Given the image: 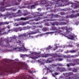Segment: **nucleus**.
<instances>
[{
    "instance_id": "48",
    "label": "nucleus",
    "mask_w": 79,
    "mask_h": 79,
    "mask_svg": "<svg viewBox=\"0 0 79 79\" xmlns=\"http://www.w3.org/2000/svg\"><path fill=\"white\" fill-rule=\"evenodd\" d=\"M28 18H29V19H31V18H32V17L31 15H29Z\"/></svg>"
},
{
    "instance_id": "41",
    "label": "nucleus",
    "mask_w": 79,
    "mask_h": 79,
    "mask_svg": "<svg viewBox=\"0 0 79 79\" xmlns=\"http://www.w3.org/2000/svg\"><path fill=\"white\" fill-rule=\"evenodd\" d=\"M25 19H26V20H28V19H29V18L28 16L26 17Z\"/></svg>"
},
{
    "instance_id": "45",
    "label": "nucleus",
    "mask_w": 79,
    "mask_h": 79,
    "mask_svg": "<svg viewBox=\"0 0 79 79\" xmlns=\"http://www.w3.org/2000/svg\"><path fill=\"white\" fill-rule=\"evenodd\" d=\"M27 27V29H31V27L29 26H28Z\"/></svg>"
},
{
    "instance_id": "19",
    "label": "nucleus",
    "mask_w": 79,
    "mask_h": 79,
    "mask_svg": "<svg viewBox=\"0 0 79 79\" xmlns=\"http://www.w3.org/2000/svg\"><path fill=\"white\" fill-rule=\"evenodd\" d=\"M70 18H76L77 16L76 15H74V14H72L71 15H69Z\"/></svg>"
},
{
    "instance_id": "30",
    "label": "nucleus",
    "mask_w": 79,
    "mask_h": 79,
    "mask_svg": "<svg viewBox=\"0 0 79 79\" xmlns=\"http://www.w3.org/2000/svg\"><path fill=\"white\" fill-rule=\"evenodd\" d=\"M73 72L74 73H76L77 71V69H74L73 70H72Z\"/></svg>"
},
{
    "instance_id": "17",
    "label": "nucleus",
    "mask_w": 79,
    "mask_h": 79,
    "mask_svg": "<svg viewBox=\"0 0 79 79\" xmlns=\"http://www.w3.org/2000/svg\"><path fill=\"white\" fill-rule=\"evenodd\" d=\"M18 21H26V19L25 18L21 17L20 19H17Z\"/></svg>"
},
{
    "instance_id": "58",
    "label": "nucleus",
    "mask_w": 79,
    "mask_h": 79,
    "mask_svg": "<svg viewBox=\"0 0 79 79\" xmlns=\"http://www.w3.org/2000/svg\"><path fill=\"white\" fill-rule=\"evenodd\" d=\"M23 15V16H27V13H25Z\"/></svg>"
},
{
    "instance_id": "32",
    "label": "nucleus",
    "mask_w": 79,
    "mask_h": 79,
    "mask_svg": "<svg viewBox=\"0 0 79 79\" xmlns=\"http://www.w3.org/2000/svg\"><path fill=\"white\" fill-rule=\"evenodd\" d=\"M52 48V47L49 46L47 48H46V50H50Z\"/></svg>"
},
{
    "instance_id": "36",
    "label": "nucleus",
    "mask_w": 79,
    "mask_h": 79,
    "mask_svg": "<svg viewBox=\"0 0 79 79\" xmlns=\"http://www.w3.org/2000/svg\"><path fill=\"white\" fill-rule=\"evenodd\" d=\"M23 30H26L27 29V27H22Z\"/></svg>"
},
{
    "instance_id": "26",
    "label": "nucleus",
    "mask_w": 79,
    "mask_h": 79,
    "mask_svg": "<svg viewBox=\"0 0 79 79\" xmlns=\"http://www.w3.org/2000/svg\"><path fill=\"white\" fill-rule=\"evenodd\" d=\"M74 61L75 62H77L78 64H79V59H76L74 60Z\"/></svg>"
},
{
    "instance_id": "21",
    "label": "nucleus",
    "mask_w": 79,
    "mask_h": 79,
    "mask_svg": "<svg viewBox=\"0 0 79 79\" xmlns=\"http://www.w3.org/2000/svg\"><path fill=\"white\" fill-rule=\"evenodd\" d=\"M52 29L53 31H58V29L55 26L52 27Z\"/></svg>"
},
{
    "instance_id": "55",
    "label": "nucleus",
    "mask_w": 79,
    "mask_h": 79,
    "mask_svg": "<svg viewBox=\"0 0 79 79\" xmlns=\"http://www.w3.org/2000/svg\"><path fill=\"white\" fill-rule=\"evenodd\" d=\"M18 13H22V12H21V11L20 10H18Z\"/></svg>"
},
{
    "instance_id": "31",
    "label": "nucleus",
    "mask_w": 79,
    "mask_h": 79,
    "mask_svg": "<svg viewBox=\"0 0 79 79\" xmlns=\"http://www.w3.org/2000/svg\"><path fill=\"white\" fill-rule=\"evenodd\" d=\"M29 2L28 1H25L24 2V4L25 5H27L29 4Z\"/></svg>"
},
{
    "instance_id": "39",
    "label": "nucleus",
    "mask_w": 79,
    "mask_h": 79,
    "mask_svg": "<svg viewBox=\"0 0 79 79\" xmlns=\"http://www.w3.org/2000/svg\"><path fill=\"white\" fill-rule=\"evenodd\" d=\"M57 65L59 66H63V65L61 64H57Z\"/></svg>"
},
{
    "instance_id": "22",
    "label": "nucleus",
    "mask_w": 79,
    "mask_h": 79,
    "mask_svg": "<svg viewBox=\"0 0 79 79\" xmlns=\"http://www.w3.org/2000/svg\"><path fill=\"white\" fill-rule=\"evenodd\" d=\"M65 23L64 22H61L60 23L59 25H66L67 24V23Z\"/></svg>"
},
{
    "instance_id": "46",
    "label": "nucleus",
    "mask_w": 79,
    "mask_h": 79,
    "mask_svg": "<svg viewBox=\"0 0 79 79\" xmlns=\"http://www.w3.org/2000/svg\"><path fill=\"white\" fill-rule=\"evenodd\" d=\"M52 60H47V63H52Z\"/></svg>"
},
{
    "instance_id": "34",
    "label": "nucleus",
    "mask_w": 79,
    "mask_h": 79,
    "mask_svg": "<svg viewBox=\"0 0 79 79\" xmlns=\"http://www.w3.org/2000/svg\"><path fill=\"white\" fill-rule=\"evenodd\" d=\"M31 9H34V8H35V5H33L31 6Z\"/></svg>"
},
{
    "instance_id": "5",
    "label": "nucleus",
    "mask_w": 79,
    "mask_h": 79,
    "mask_svg": "<svg viewBox=\"0 0 79 79\" xmlns=\"http://www.w3.org/2000/svg\"><path fill=\"white\" fill-rule=\"evenodd\" d=\"M5 41V42L7 43V44H8V45H10L9 43H10L12 42L11 40H10L9 38H7L6 39H4L3 38H1L0 40V46H2V47H5L4 44H3V41Z\"/></svg>"
},
{
    "instance_id": "44",
    "label": "nucleus",
    "mask_w": 79,
    "mask_h": 79,
    "mask_svg": "<svg viewBox=\"0 0 79 79\" xmlns=\"http://www.w3.org/2000/svg\"><path fill=\"white\" fill-rule=\"evenodd\" d=\"M10 23L9 22H5L3 23V24H8Z\"/></svg>"
},
{
    "instance_id": "61",
    "label": "nucleus",
    "mask_w": 79,
    "mask_h": 79,
    "mask_svg": "<svg viewBox=\"0 0 79 79\" xmlns=\"http://www.w3.org/2000/svg\"><path fill=\"white\" fill-rule=\"evenodd\" d=\"M73 69L71 68H70L69 69V71H73Z\"/></svg>"
},
{
    "instance_id": "64",
    "label": "nucleus",
    "mask_w": 79,
    "mask_h": 79,
    "mask_svg": "<svg viewBox=\"0 0 79 79\" xmlns=\"http://www.w3.org/2000/svg\"><path fill=\"white\" fill-rule=\"evenodd\" d=\"M24 56V55L23 54H22L20 55L21 57H22V58H23V57Z\"/></svg>"
},
{
    "instance_id": "49",
    "label": "nucleus",
    "mask_w": 79,
    "mask_h": 79,
    "mask_svg": "<svg viewBox=\"0 0 79 79\" xmlns=\"http://www.w3.org/2000/svg\"><path fill=\"white\" fill-rule=\"evenodd\" d=\"M55 17H56V18H60V16L57 15H56Z\"/></svg>"
},
{
    "instance_id": "13",
    "label": "nucleus",
    "mask_w": 79,
    "mask_h": 79,
    "mask_svg": "<svg viewBox=\"0 0 79 79\" xmlns=\"http://www.w3.org/2000/svg\"><path fill=\"white\" fill-rule=\"evenodd\" d=\"M76 52V51L74 50H71L69 51H67V52H65V53H74Z\"/></svg>"
},
{
    "instance_id": "4",
    "label": "nucleus",
    "mask_w": 79,
    "mask_h": 79,
    "mask_svg": "<svg viewBox=\"0 0 79 79\" xmlns=\"http://www.w3.org/2000/svg\"><path fill=\"white\" fill-rule=\"evenodd\" d=\"M31 54H32V55H34L35 56L34 57H31V58L33 59V60H35V59H37V58H40V57H43L45 58H47V55H46V56L44 55V54L40 55L39 53L32 52H31Z\"/></svg>"
},
{
    "instance_id": "18",
    "label": "nucleus",
    "mask_w": 79,
    "mask_h": 79,
    "mask_svg": "<svg viewBox=\"0 0 79 79\" xmlns=\"http://www.w3.org/2000/svg\"><path fill=\"white\" fill-rule=\"evenodd\" d=\"M45 21H56V19H46L45 20Z\"/></svg>"
},
{
    "instance_id": "16",
    "label": "nucleus",
    "mask_w": 79,
    "mask_h": 79,
    "mask_svg": "<svg viewBox=\"0 0 79 79\" xmlns=\"http://www.w3.org/2000/svg\"><path fill=\"white\" fill-rule=\"evenodd\" d=\"M72 30L73 29H71V27H68L67 26H65V30L67 31L66 32H68V30Z\"/></svg>"
},
{
    "instance_id": "59",
    "label": "nucleus",
    "mask_w": 79,
    "mask_h": 79,
    "mask_svg": "<svg viewBox=\"0 0 79 79\" xmlns=\"http://www.w3.org/2000/svg\"><path fill=\"white\" fill-rule=\"evenodd\" d=\"M45 6H46V7H47V6H50V4H48L45 5Z\"/></svg>"
},
{
    "instance_id": "35",
    "label": "nucleus",
    "mask_w": 79,
    "mask_h": 79,
    "mask_svg": "<svg viewBox=\"0 0 79 79\" xmlns=\"http://www.w3.org/2000/svg\"><path fill=\"white\" fill-rule=\"evenodd\" d=\"M46 3H47L46 2V1H44L43 2H42L41 3V4H46Z\"/></svg>"
},
{
    "instance_id": "42",
    "label": "nucleus",
    "mask_w": 79,
    "mask_h": 79,
    "mask_svg": "<svg viewBox=\"0 0 79 79\" xmlns=\"http://www.w3.org/2000/svg\"><path fill=\"white\" fill-rule=\"evenodd\" d=\"M51 24H52V26H54L55 24V22L51 23Z\"/></svg>"
},
{
    "instance_id": "33",
    "label": "nucleus",
    "mask_w": 79,
    "mask_h": 79,
    "mask_svg": "<svg viewBox=\"0 0 79 79\" xmlns=\"http://www.w3.org/2000/svg\"><path fill=\"white\" fill-rule=\"evenodd\" d=\"M57 60L61 61H63V58H60L57 59Z\"/></svg>"
},
{
    "instance_id": "40",
    "label": "nucleus",
    "mask_w": 79,
    "mask_h": 79,
    "mask_svg": "<svg viewBox=\"0 0 79 79\" xmlns=\"http://www.w3.org/2000/svg\"><path fill=\"white\" fill-rule=\"evenodd\" d=\"M60 23H59V22H55V24L56 25V26H58V25H59Z\"/></svg>"
},
{
    "instance_id": "54",
    "label": "nucleus",
    "mask_w": 79,
    "mask_h": 79,
    "mask_svg": "<svg viewBox=\"0 0 79 79\" xmlns=\"http://www.w3.org/2000/svg\"><path fill=\"white\" fill-rule=\"evenodd\" d=\"M52 66L54 67H56L57 66V65L56 64H52Z\"/></svg>"
},
{
    "instance_id": "37",
    "label": "nucleus",
    "mask_w": 79,
    "mask_h": 79,
    "mask_svg": "<svg viewBox=\"0 0 79 79\" xmlns=\"http://www.w3.org/2000/svg\"><path fill=\"white\" fill-rule=\"evenodd\" d=\"M56 32H58V33H61V32H62V31L59 30H58L57 31H56Z\"/></svg>"
},
{
    "instance_id": "53",
    "label": "nucleus",
    "mask_w": 79,
    "mask_h": 79,
    "mask_svg": "<svg viewBox=\"0 0 79 79\" xmlns=\"http://www.w3.org/2000/svg\"><path fill=\"white\" fill-rule=\"evenodd\" d=\"M78 12V11H77V10H75V11L73 10L72 11V13H76V12Z\"/></svg>"
},
{
    "instance_id": "47",
    "label": "nucleus",
    "mask_w": 79,
    "mask_h": 79,
    "mask_svg": "<svg viewBox=\"0 0 79 79\" xmlns=\"http://www.w3.org/2000/svg\"><path fill=\"white\" fill-rule=\"evenodd\" d=\"M12 38L14 39H16V36H15V35H14V36L12 37Z\"/></svg>"
},
{
    "instance_id": "1",
    "label": "nucleus",
    "mask_w": 79,
    "mask_h": 79,
    "mask_svg": "<svg viewBox=\"0 0 79 79\" xmlns=\"http://www.w3.org/2000/svg\"><path fill=\"white\" fill-rule=\"evenodd\" d=\"M28 66L25 62H19L17 64L8 66V62L3 60L0 64V75H5L6 73H15L20 69H27Z\"/></svg>"
},
{
    "instance_id": "23",
    "label": "nucleus",
    "mask_w": 79,
    "mask_h": 79,
    "mask_svg": "<svg viewBox=\"0 0 79 79\" xmlns=\"http://www.w3.org/2000/svg\"><path fill=\"white\" fill-rule=\"evenodd\" d=\"M45 69H46V70H47V73H48V72H49V73H50V72H51V73H52V71H51V70H50L49 68H48L47 67Z\"/></svg>"
},
{
    "instance_id": "25",
    "label": "nucleus",
    "mask_w": 79,
    "mask_h": 79,
    "mask_svg": "<svg viewBox=\"0 0 79 79\" xmlns=\"http://www.w3.org/2000/svg\"><path fill=\"white\" fill-rule=\"evenodd\" d=\"M61 21H66L67 22V23L69 22V20H65V19H61Z\"/></svg>"
},
{
    "instance_id": "7",
    "label": "nucleus",
    "mask_w": 79,
    "mask_h": 79,
    "mask_svg": "<svg viewBox=\"0 0 79 79\" xmlns=\"http://www.w3.org/2000/svg\"><path fill=\"white\" fill-rule=\"evenodd\" d=\"M60 1H61V2H68V0H57V1H56V5H57L58 6H64V5H63L60 2Z\"/></svg>"
},
{
    "instance_id": "6",
    "label": "nucleus",
    "mask_w": 79,
    "mask_h": 79,
    "mask_svg": "<svg viewBox=\"0 0 79 79\" xmlns=\"http://www.w3.org/2000/svg\"><path fill=\"white\" fill-rule=\"evenodd\" d=\"M16 44H19V45L20 46H23V47L17 48L19 49V51H24L26 50V48L24 47L23 45H22V43H21V41L20 40H16ZM14 44H16V42H14Z\"/></svg>"
},
{
    "instance_id": "29",
    "label": "nucleus",
    "mask_w": 79,
    "mask_h": 79,
    "mask_svg": "<svg viewBox=\"0 0 79 79\" xmlns=\"http://www.w3.org/2000/svg\"><path fill=\"white\" fill-rule=\"evenodd\" d=\"M6 28V27H4L1 29V28L0 27V32H2V31H4V30H5V29Z\"/></svg>"
},
{
    "instance_id": "56",
    "label": "nucleus",
    "mask_w": 79,
    "mask_h": 79,
    "mask_svg": "<svg viewBox=\"0 0 79 79\" xmlns=\"http://www.w3.org/2000/svg\"><path fill=\"white\" fill-rule=\"evenodd\" d=\"M66 18H67V19L70 18V15L69 16H66Z\"/></svg>"
},
{
    "instance_id": "8",
    "label": "nucleus",
    "mask_w": 79,
    "mask_h": 79,
    "mask_svg": "<svg viewBox=\"0 0 79 79\" xmlns=\"http://www.w3.org/2000/svg\"><path fill=\"white\" fill-rule=\"evenodd\" d=\"M77 3H70L71 4H72L71 6V7H73L74 9H76L79 7V2H77V1H75Z\"/></svg>"
},
{
    "instance_id": "3",
    "label": "nucleus",
    "mask_w": 79,
    "mask_h": 79,
    "mask_svg": "<svg viewBox=\"0 0 79 79\" xmlns=\"http://www.w3.org/2000/svg\"><path fill=\"white\" fill-rule=\"evenodd\" d=\"M13 3L15 4V5H18L19 4V3L17 2L15 3L13 1H12V2H7L5 3L4 5H6L4 7H0V11H4L5 10V7H7V6H12L13 5Z\"/></svg>"
},
{
    "instance_id": "15",
    "label": "nucleus",
    "mask_w": 79,
    "mask_h": 79,
    "mask_svg": "<svg viewBox=\"0 0 79 79\" xmlns=\"http://www.w3.org/2000/svg\"><path fill=\"white\" fill-rule=\"evenodd\" d=\"M6 15H7V16H10V15H12L13 16H15L16 13H13V12H10V13H6Z\"/></svg>"
},
{
    "instance_id": "38",
    "label": "nucleus",
    "mask_w": 79,
    "mask_h": 79,
    "mask_svg": "<svg viewBox=\"0 0 79 79\" xmlns=\"http://www.w3.org/2000/svg\"><path fill=\"white\" fill-rule=\"evenodd\" d=\"M61 29H62V30H63L64 31V30H65V27H62L61 28Z\"/></svg>"
},
{
    "instance_id": "2",
    "label": "nucleus",
    "mask_w": 79,
    "mask_h": 79,
    "mask_svg": "<svg viewBox=\"0 0 79 79\" xmlns=\"http://www.w3.org/2000/svg\"><path fill=\"white\" fill-rule=\"evenodd\" d=\"M37 32H34L32 31H30L29 32H27L26 33L22 34L21 35H19L18 36V39H20L22 37L24 40H26V39H33L34 38V36H31V35L32 34H36Z\"/></svg>"
},
{
    "instance_id": "28",
    "label": "nucleus",
    "mask_w": 79,
    "mask_h": 79,
    "mask_svg": "<svg viewBox=\"0 0 79 79\" xmlns=\"http://www.w3.org/2000/svg\"><path fill=\"white\" fill-rule=\"evenodd\" d=\"M43 31H44V32L45 31H47L48 30V28L46 27L43 28Z\"/></svg>"
},
{
    "instance_id": "50",
    "label": "nucleus",
    "mask_w": 79,
    "mask_h": 79,
    "mask_svg": "<svg viewBox=\"0 0 79 79\" xmlns=\"http://www.w3.org/2000/svg\"><path fill=\"white\" fill-rule=\"evenodd\" d=\"M74 56L75 58V57H78V56H79V54L78 55H74Z\"/></svg>"
},
{
    "instance_id": "52",
    "label": "nucleus",
    "mask_w": 79,
    "mask_h": 79,
    "mask_svg": "<svg viewBox=\"0 0 79 79\" xmlns=\"http://www.w3.org/2000/svg\"><path fill=\"white\" fill-rule=\"evenodd\" d=\"M45 25H46V26H50L49 24H48V23H45Z\"/></svg>"
},
{
    "instance_id": "24",
    "label": "nucleus",
    "mask_w": 79,
    "mask_h": 79,
    "mask_svg": "<svg viewBox=\"0 0 79 79\" xmlns=\"http://www.w3.org/2000/svg\"><path fill=\"white\" fill-rule=\"evenodd\" d=\"M38 28V26H33L31 27V28L32 29H36V28Z\"/></svg>"
},
{
    "instance_id": "20",
    "label": "nucleus",
    "mask_w": 79,
    "mask_h": 79,
    "mask_svg": "<svg viewBox=\"0 0 79 79\" xmlns=\"http://www.w3.org/2000/svg\"><path fill=\"white\" fill-rule=\"evenodd\" d=\"M18 31V28H14L12 30V32H17Z\"/></svg>"
},
{
    "instance_id": "43",
    "label": "nucleus",
    "mask_w": 79,
    "mask_h": 79,
    "mask_svg": "<svg viewBox=\"0 0 79 79\" xmlns=\"http://www.w3.org/2000/svg\"><path fill=\"white\" fill-rule=\"evenodd\" d=\"M67 67H69V66H71V65L70 64V63L68 64H67Z\"/></svg>"
},
{
    "instance_id": "10",
    "label": "nucleus",
    "mask_w": 79,
    "mask_h": 79,
    "mask_svg": "<svg viewBox=\"0 0 79 79\" xmlns=\"http://www.w3.org/2000/svg\"><path fill=\"white\" fill-rule=\"evenodd\" d=\"M66 37L68 38L69 39H70V40H74L76 37V36L74 34H71L68 35L66 36Z\"/></svg>"
},
{
    "instance_id": "9",
    "label": "nucleus",
    "mask_w": 79,
    "mask_h": 79,
    "mask_svg": "<svg viewBox=\"0 0 79 79\" xmlns=\"http://www.w3.org/2000/svg\"><path fill=\"white\" fill-rule=\"evenodd\" d=\"M56 69H57L56 71H59L60 73L64 72V71H66L68 70L66 69L64 67H58Z\"/></svg>"
},
{
    "instance_id": "11",
    "label": "nucleus",
    "mask_w": 79,
    "mask_h": 79,
    "mask_svg": "<svg viewBox=\"0 0 79 79\" xmlns=\"http://www.w3.org/2000/svg\"><path fill=\"white\" fill-rule=\"evenodd\" d=\"M54 57L56 58V57H61V58H66V56L64 55L63 54H61L60 55H58V54L56 53L54 55Z\"/></svg>"
},
{
    "instance_id": "27",
    "label": "nucleus",
    "mask_w": 79,
    "mask_h": 79,
    "mask_svg": "<svg viewBox=\"0 0 79 79\" xmlns=\"http://www.w3.org/2000/svg\"><path fill=\"white\" fill-rule=\"evenodd\" d=\"M18 28V31H21L22 30H23L22 27H19Z\"/></svg>"
},
{
    "instance_id": "60",
    "label": "nucleus",
    "mask_w": 79,
    "mask_h": 79,
    "mask_svg": "<svg viewBox=\"0 0 79 79\" xmlns=\"http://www.w3.org/2000/svg\"><path fill=\"white\" fill-rule=\"evenodd\" d=\"M25 24H26V23L24 22L23 23H22V25H23V26H24V25H25Z\"/></svg>"
},
{
    "instance_id": "57",
    "label": "nucleus",
    "mask_w": 79,
    "mask_h": 79,
    "mask_svg": "<svg viewBox=\"0 0 79 79\" xmlns=\"http://www.w3.org/2000/svg\"><path fill=\"white\" fill-rule=\"evenodd\" d=\"M61 15H64V13L63 12H61L60 13Z\"/></svg>"
},
{
    "instance_id": "63",
    "label": "nucleus",
    "mask_w": 79,
    "mask_h": 79,
    "mask_svg": "<svg viewBox=\"0 0 79 79\" xmlns=\"http://www.w3.org/2000/svg\"><path fill=\"white\" fill-rule=\"evenodd\" d=\"M7 28H8V29H10V26H8L6 27Z\"/></svg>"
},
{
    "instance_id": "14",
    "label": "nucleus",
    "mask_w": 79,
    "mask_h": 79,
    "mask_svg": "<svg viewBox=\"0 0 79 79\" xmlns=\"http://www.w3.org/2000/svg\"><path fill=\"white\" fill-rule=\"evenodd\" d=\"M65 74L67 76H74V74L73 72L67 73H65Z\"/></svg>"
},
{
    "instance_id": "62",
    "label": "nucleus",
    "mask_w": 79,
    "mask_h": 79,
    "mask_svg": "<svg viewBox=\"0 0 79 79\" xmlns=\"http://www.w3.org/2000/svg\"><path fill=\"white\" fill-rule=\"evenodd\" d=\"M37 10H38V11H41V8H38V9H37Z\"/></svg>"
},
{
    "instance_id": "12",
    "label": "nucleus",
    "mask_w": 79,
    "mask_h": 79,
    "mask_svg": "<svg viewBox=\"0 0 79 79\" xmlns=\"http://www.w3.org/2000/svg\"><path fill=\"white\" fill-rule=\"evenodd\" d=\"M76 59H73L72 60V61L73 62H74V63H70V66H75V65H76V64H77V62H74V60H76Z\"/></svg>"
},
{
    "instance_id": "51",
    "label": "nucleus",
    "mask_w": 79,
    "mask_h": 79,
    "mask_svg": "<svg viewBox=\"0 0 79 79\" xmlns=\"http://www.w3.org/2000/svg\"><path fill=\"white\" fill-rule=\"evenodd\" d=\"M54 74L56 75V76L57 75H58V73L56 72H55L54 73Z\"/></svg>"
}]
</instances>
